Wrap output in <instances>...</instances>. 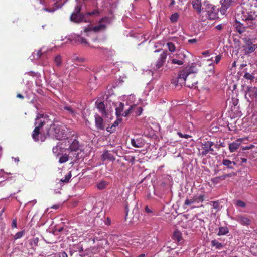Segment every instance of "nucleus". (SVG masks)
<instances>
[{"label": "nucleus", "mask_w": 257, "mask_h": 257, "mask_svg": "<svg viewBox=\"0 0 257 257\" xmlns=\"http://www.w3.org/2000/svg\"><path fill=\"white\" fill-rule=\"evenodd\" d=\"M40 3L42 4V5L47 6V5L46 4V2L44 0H40Z\"/></svg>", "instance_id": "obj_60"}, {"label": "nucleus", "mask_w": 257, "mask_h": 257, "mask_svg": "<svg viewBox=\"0 0 257 257\" xmlns=\"http://www.w3.org/2000/svg\"><path fill=\"white\" fill-rule=\"evenodd\" d=\"M244 78L247 80H253L254 77L252 74L248 72H246L244 75Z\"/></svg>", "instance_id": "obj_42"}, {"label": "nucleus", "mask_w": 257, "mask_h": 257, "mask_svg": "<svg viewBox=\"0 0 257 257\" xmlns=\"http://www.w3.org/2000/svg\"><path fill=\"white\" fill-rule=\"evenodd\" d=\"M80 145L78 141L74 139L70 144L68 150L70 151H77L79 150Z\"/></svg>", "instance_id": "obj_20"}, {"label": "nucleus", "mask_w": 257, "mask_h": 257, "mask_svg": "<svg viewBox=\"0 0 257 257\" xmlns=\"http://www.w3.org/2000/svg\"><path fill=\"white\" fill-rule=\"evenodd\" d=\"M235 219L242 225H249L250 224V220L242 215L236 216Z\"/></svg>", "instance_id": "obj_14"}, {"label": "nucleus", "mask_w": 257, "mask_h": 257, "mask_svg": "<svg viewBox=\"0 0 257 257\" xmlns=\"http://www.w3.org/2000/svg\"><path fill=\"white\" fill-rule=\"evenodd\" d=\"M95 126L97 129L99 130H104V125L103 122L102 118L98 116V115H96L95 117Z\"/></svg>", "instance_id": "obj_16"}, {"label": "nucleus", "mask_w": 257, "mask_h": 257, "mask_svg": "<svg viewBox=\"0 0 257 257\" xmlns=\"http://www.w3.org/2000/svg\"><path fill=\"white\" fill-rule=\"evenodd\" d=\"M24 234H25V231L24 230L19 232H17V239L22 237V236H24Z\"/></svg>", "instance_id": "obj_49"}, {"label": "nucleus", "mask_w": 257, "mask_h": 257, "mask_svg": "<svg viewBox=\"0 0 257 257\" xmlns=\"http://www.w3.org/2000/svg\"><path fill=\"white\" fill-rule=\"evenodd\" d=\"M241 17L247 27L253 29L257 26V14L255 12H243Z\"/></svg>", "instance_id": "obj_4"}, {"label": "nucleus", "mask_w": 257, "mask_h": 257, "mask_svg": "<svg viewBox=\"0 0 257 257\" xmlns=\"http://www.w3.org/2000/svg\"><path fill=\"white\" fill-rule=\"evenodd\" d=\"M38 242H39V238L36 237V238H34L32 240H31L30 243H31V245L37 246Z\"/></svg>", "instance_id": "obj_45"}, {"label": "nucleus", "mask_w": 257, "mask_h": 257, "mask_svg": "<svg viewBox=\"0 0 257 257\" xmlns=\"http://www.w3.org/2000/svg\"><path fill=\"white\" fill-rule=\"evenodd\" d=\"M47 134L51 137L58 140L62 139L66 136V131L64 129V126L55 124H53L50 126L47 131Z\"/></svg>", "instance_id": "obj_5"}, {"label": "nucleus", "mask_w": 257, "mask_h": 257, "mask_svg": "<svg viewBox=\"0 0 257 257\" xmlns=\"http://www.w3.org/2000/svg\"><path fill=\"white\" fill-rule=\"evenodd\" d=\"M226 174L227 178V177H231V176H232V174H231V173H229V174Z\"/></svg>", "instance_id": "obj_63"}, {"label": "nucleus", "mask_w": 257, "mask_h": 257, "mask_svg": "<svg viewBox=\"0 0 257 257\" xmlns=\"http://www.w3.org/2000/svg\"><path fill=\"white\" fill-rule=\"evenodd\" d=\"M142 108L141 107H137L136 108L135 110L134 111L136 112V114L138 115H140L142 112Z\"/></svg>", "instance_id": "obj_46"}, {"label": "nucleus", "mask_w": 257, "mask_h": 257, "mask_svg": "<svg viewBox=\"0 0 257 257\" xmlns=\"http://www.w3.org/2000/svg\"><path fill=\"white\" fill-rule=\"evenodd\" d=\"M59 257H68V256L65 252H63L60 254Z\"/></svg>", "instance_id": "obj_56"}, {"label": "nucleus", "mask_w": 257, "mask_h": 257, "mask_svg": "<svg viewBox=\"0 0 257 257\" xmlns=\"http://www.w3.org/2000/svg\"><path fill=\"white\" fill-rule=\"evenodd\" d=\"M52 151H53V153L56 154L58 153V147L55 146V147H53Z\"/></svg>", "instance_id": "obj_54"}, {"label": "nucleus", "mask_w": 257, "mask_h": 257, "mask_svg": "<svg viewBox=\"0 0 257 257\" xmlns=\"http://www.w3.org/2000/svg\"><path fill=\"white\" fill-rule=\"evenodd\" d=\"M167 53L165 51H163L162 53L160 54V57L157 60V62L155 64V67H154L153 69L155 70H158L160 67H161L164 62L166 61L167 58Z\"/></svg>", "instance_id": "obj_10"}, {"label": "nucleus", "mask_w": 257, "mask_h": 257, "mask_svg": "<svg viewBox=\"0 0 257 257\" xmlns=\"http://www.w3.org/2000/svg\"><path fill=\"white\" fill-rule=\"evenodd\" d=\"M120 121L121 120L119 119L116 120L112 124L111 128H112L113 127H115L116 126H118Z\"/></svg>", "instance_id": "obj_51"}, {"label": "nucleus", "mask_w": 257, "mask_h": 257, "mask_svg": "<svg viewBox=\"0 0 257 257\" xmlns=\"http://www.w3.org/2000/svg\"><path fill=\"white\" fill-rule=\"evenodd\" d=\"M211 245L212 246L215 247L216 249H220L222 248L223 245L218 241L216 240H213L211 241Z\"/></svg>", "instance_id": "obj_33"}, {"label": "nucleus", "mask_w": 257, "mask_h": 257, "mask_svg": "<svg viewBox=\"0 0 257 257\" xmlns=\"http://www.w3.org/2000/svg\"><path fill=\"white\" fill-rule=\"evenodd\" d=\"M102 159L103 161L106 160H108L110 161H114L115 160V157L113 155H112L111 153H110L108 151H106L101 156Z\"/></svg>", "instance_id": "obj_24"}, {"label": "nucleus", "mask_w": 257, "mask_h": 257, "mask_svg": "<svg viewBox=\"0 0 257 257\" xmlns=\"http://www.w3.org/2000/svg\"><path fill=\"white\" fill-rule=\"evenodd\" d=\"M68 40L70 41H74L76 43H80L83 45H89L88 42L87 40L82 37L80 35H77L76 34H71L70 36H69Z\"/></svg>", "instance_id": "obj_8"}, {"label": "nucleus", "mask_w": 257, "mask_h": 257, "mask_svg": "<svg viewBox=\"0 0 257 257\" xmlns=\"http://www.w3.org/2000/svg\"><path fill=\"white\" fill-rule=\"evenodd\" d=\"M17 97L20 98L21 99H23L24 97L22 95L19 94H17Z\"/></svg>", "instance_id": "obj_62"}, {"label": "nucleus", "mask_w": 257, "mask_h": 257, "mask_svg": "<svg viewBox=\"0 0 257 257\" xmlns=\"http://www.w3.org/2000/svg\"><path fill=\"white\" fill-rule=\"evenodd\" d=\"M169 51L173 52L176 50L175 45L172 42H168L167 44Z\"/></svg>", "instance_id": "obj_38"}, {"label": "nucleus", "mask_w": 257, "mask_h": 257, "mask_svg": "<svg viewBox=\"0 0 257 257\" xmlns=\"http://www.w3.org/2000/svg\"><path fill=\"white\" fill-rule=\"evenodd\" d=\"M179 17V15L178 13H175L173 14H172L170 17V20L172 22H176Z\"/></svg>", "instance_id": "obj_41"}, {"label": "nucleus", "mask_w": 257, "mask_h": 257, "mask_svg": "<svg viewBox=\"0 0 257 257\" xmlns=\"http://www.w3.org/2000/svg\"><path fill=\"white\" fill-rule=\"evenodd\" d=\"M212 203L213 209H214L216 212H218L221 209L222 207L220 205L219 201H213Z\"/></svg>", "instance_id": "obj_34"}, {"label": "nucleus", "mask_w": 257, "mask_h": 257, "mask_svg": "<svg viewBox=\"0 0 257 257\" xmlns=\"http://www.w3.org/2000/svg\"><path fill=\"white\" fill-rule=\"evenodd\" d=\"M244 44L243 46L245 53H251L257 49V44H253L250 39H243Z\"/></svg>", "instance_id": "obj_7"}, {"label": "nucleus", "mask_w": 257, "mask_h": 257, "mask_svg": "<svg viewBox=\"0 0 257 257\" xmlns=\"http://www.w3.org/2000/svg\"><path fill=\"white\" fill-rule=\"evenodd\" d=\"M241 144L240 141H237L235 142H233L229 144V149L231 152H233L236 151Z\"/></svg>", "instance_id": "obj_25"}, {"label": "nucleus", "mask_w": 257, "mask_h": 257, "mask_svg": "<svg viewBox=\"0 0 257 257\" xmlns=\"http://www.w3.org/2000/svg\"><path fill=\"white\" fill-rule=\"evenodd\" d=\"M95 104L97 109L100 111V112L103 114L105 113V105L103 102L97 100L96 101Z\"/></svg>", "instance_id": "obj_28"}, {"label": "nucleus", "mask_w": 257, "mask_h": 257, "mask_svg": "<svg viewBox=\"0 0 257 257\" xmlns=\"http://www.w3.org/2000/svg\"><path fill=\"white\" fill-rule=\"evenodd\" d=\"M229 232L227 227H221L219 228V232L217 235L219 236L224 235L228 233Z\"/></svg>", "instance_id": "obj_32"}, {"label": "nucleus", "mask_w": 257, "mask_h": 257, "mask_svg": "<svg viewBox=\"0 0 257 257\" xmlns=\"http://www.w3.org/2000/svg\"><path fill=\"white\" fill-rule=\"evenodd\" d=\"M71 176L72 175H71V172H70L68 174H67L65 176V178L64 179L62 178L60 180V181L62 182H64V183H68L69 181V180L71 178Z\"/></svg>", "instance_id": "obj_39"}, {"label": "nucleus", "mask_w": 257, "mask_h": 257, "mask_svg": "<svg viewBox=\"0 0 257 257\" xmlns=\"http://www.w3.org/2000/svg\"><path fill=\"white\" fill-rule=\"evenodd\" d=\"M191 3L193 9L196 11L198 14H200L202 11L201 0H192Z\"/></svg>", "instance_id": "obj_11"}, {"label": "nucleus", "mask_w": 257, "mask_h": 257, "mask_svg": "<svg viewBox=\"0 0 257 257\" xmlns=\"http://www.w3.org/2000/svg\"><path fill=\"white\" fill-rule=\"evenodd\" d=\"M223 28L222 24H219L215 27V28L218 30H221Z\"/></svg>", "instance_id": "obj_55"}, {"label": "nucleus", "mask_w": 257, "mask_h": 257, "mask_svg": "<svg viewBox=\"0 0 257 257\" xmlns=\"http://www.w3.org/2000/svg\"><path fill=\"white\" fill-rule=\"evenodd\" d=\"M197 69L194 66L187 67L179 71L176 77L172 80V83L176 87L186 85L189 88L195 87L197 81L195 79Z\"/></svg>", "instance_id": "obj_1"}, {"label": "nucleus", "mask_w": 257, "mask_h": 257, "mask_svg": "<svg viewBox=\"0 0 257 257\" xmlns=\"http://www.w3.org/2000/svg\"><path fill=\"white\" fill-rule=\"evenodd\" d=\"M124 108V104L121 102L118 104V105L116 107L115 111L116 114L117 116H123L124 114L123 110Z\"/></svg>", "instance_id": "obj_22"}, {"label": "nucleus", "mask_w": 257, "mask_h": 257, "mask_svg": "<svg viewBox=\"0 0 257 257\" xmlns=\"http://www.w3.org/2000/svg\"><path fill=\"white\" fill-rule=\"evenodd\" d=\"M66 1H64L63 3H62L61 5L58 4V2L56 1L54 3V5L55 6V8H43V10L48 12H53L55 11H56L58 8H60L65 2Z\"/></svg>", "instance_id": "obj_27"}, {"label": "nucleus", "mask_w": 257, "mask_h": 257, "mask_svg": "<svg viewBox=\"0 0 257 257\" xmlns=\"http://www.w3.org/2000/svg\"><path fill=\"white\" fill-rule=\"evenodd\" d=\"M54 62L58 67H60L62 64V57L61 55H57L54 58Z\"/></svg>", "instance_id": "obj_35"}, {"label": "nucleus", "mask_w": 257, "mask_h": 257, "mask_svg": "<svg viewBox=\"0 0 257 257\" xmlns=\"http://www.w3.org/2000/svg\"><path fill=\"white\" fill-rule=\"evenodd\" d=\"M236 205L242 208H244L245 207V203L243 202L242 201L238 200L236 201Z\"/></svg>", "instance_id": "obj_44"}, {"label": "nucleus", "mask_w": 257, "mask_h": 257, "mask_svg": "<svg viewBox=\"0 0 257 257\" xmlns=\"http://www.w3.org/2000/svg\"><path fill=\"white\" fill-rule=\"evenodd\" d=\"M222 164L229 169H233V166L236 164L235 162L231 161L228 159H223L222 161Z\"/></svg>", "instance_id": "obj_29"}, {"label": "nucleus", "mask_w": 257, "mask_h": 257, "mask_svg": "<svg viewBox=\"0 0 257 257\" xmlns=\"http://www.w3.org/2000/svg\"><path fill=\"white\" fill-rule=\"evenodd\" d=\"M44 48H42L40 50H38L36 53L34 52L32 53V55L30 56L29 59L33 61L34 59H39L41 56L45 54L46 51H43Z\"/></svg>", "instance_id": "obj_15"}, {"label": "nucleus", "mask_w": 257, "mask_h": 257, "mask_svg": "<svg viewBox=\"0 0 257 257\" xmlns=\"http://www.w3.org/2000/svg\"><path fill=\"white\" fill-rule=\"evenodd\" d=\"M178 135L181 138H188L189 137H190V136L189 135H187V134H184L183 135V134H182L180 132H178Z\"/></svg>", "instance_id": "obj_48"}, {"label": "nucleus", "mask_w": 257, "mask_h": 257, "mask_svg": "<svg viewBox=\"0 0 257 257\" xmlns=\"http://www.w3.org/2000/svg\"><path fill=\"white\" fill-rule=\"evenodd\" d=\"M61 109L63 111H66L67 114L72 116H74L76 113L75 109L68 105L61 106Z\"/></svg>", "instance_id": "obj_12"}, {"label": "nucleus", "mask_w": 257, "mask_h": 257, "mask_svg": "<svg viewBox=\"0 0 257 257\" xmlns=\"http://www.w3.org/2000/svg\"><path fill=\"white\" fill-rule=\"evenodd\" d=\"M249 96L252 98H255L257 97V88L256 87H249L248 88L246 92V96Z\"/></svg>", "instance_id": "obj_19"}, {"label": "nucleus", "mask_w": 257, "mask_h": 257, "mask_svg": "<svg viewBox=\"0 0 257 257\" xmlns=\"http://www.w3.org/2000/svg\"><path fill=\"white\" fill-rule=\"evenodd\" d=\"M207 14L208 15L207 17L209 19L212 20L215 19L217 18L218 9L214 6L213 7V9H211L207 12Z\"/></svg>", "instance_id": "obj_17"}, {"label": "nucleus", "mask_w": 257, "mask_h": 257, "mask_svg": "<svg viewBox=\"0 0 257 257\" xmlns=\"http://www.w3.org/2000/svg\"><path fill=\"white\" fill-rule=\"evenodd\" d=\"M68 160V156L66 154H65L62 156L60 158L59 162L60 163H63L67 162Z\"/></svg>", "instance_id": "obj_40"}, {"label": "nucleus", "mask_w": 257, "mask_h": 257, "mask_svg": "<svg viewBox=\"0 0 257 257\" xmlns=\"http://www.w3.org/2000/svg\"><path fill=\"white\" fill-rule=\"evenodd\" d=\"M247 27L245 25V23L243 22V23H241L240 22H236L235 24V27L236 31L239 33L240 34H241L245 30V28Z\"/></svg>", "instance_id": "obj_21"}, {"label": "nucleus", "mask_w": 257, "mask_h": 257, "mask_svg": "<svg viewBox=\"0 0 257 257\" xmlns=\"http://www.w3.org/2000/svg\"><path fill=\"white\" fill-rule=\"evenodd\" d=\"M145 212L147 213H151L153 212L152 210L151 209H150L148 206H145Z\"/></svg>", "instance_id": "obj_52"}, {"label": "nucleus", "mask_w": 257, "mask_h": 257, "mask_svg": "<svg viewBox=\"0 0 257 257\" xmlns=\"http://www.w3.org/2000/svg\"><path fill=\"white\" fill-rule=\"evenodd\" d=\"M107 185V183L106 181H102L97 184V188L100 190L104 189Z\"/></svg>", "instance_id": "obj_37"}, {"label": "nucleus", "mask_w": 257, "mask_h": 257, "mask_svg": "<svg viewBox=\"0 0 257 257\" xmlns=\"http://www.w3.org/2000/svg\"><path fill=\"white\" fill-rule=\"evenodd\" d=\"M131 144L134 147L141 148L143 146V143L141 139H131Z\"/></svg>", "instance_id": "obj_26"}, {"label": "nucleus", "mask_w": 257, "mask_h": 257, "mask_svg": "<svg viewBox=\"0 0 257 257\" xmlns=\"http://www.w3.org/2000/svg\"><path fill=\"white\" fill-rule=\"evenodd\" d=\"M240 161L241 163H246L247 162V159L244 158H240Z\"/></svg>", "instance_id": "obj_58"}, {"label": "nucleus", "mask_w": 257, "mask_h": 257, "mask_svg": "<svg viewBox=\"0 0 257 257\" xmlns=\"http://www.w3.org/2000/svg\"><path fill=\"white\" fill-rule=\"evenodd\" d=\"M227 178L226 174H224L221 176L215 177L213 179L214 181H217L218 179L222 180H225Z\"/></svg>", "instance_id": "obj_47"}, {"label": "nucleus", "mask_w": 257, "mask_h": 257, "mask_svg": "<svg viewBox=\"0 0 257 257\" xmlns=\"http://www.w3.org/2000/svg\"><path fill=\"white\" fill-rule=\"evenodd\" d=\"M188 42L191 43H193L196 42V40L195 39H190L188 40Z\"/></svg>", "instance_id": "obj_59"}, {"label": "nucleus", "mask_w": 257, "mask_h": 257, "mask_svg": "<svg viewBox=\"0 0 257 257\" xmlns=\"http://www.w3.org/2000/svg\"><path fill=\"white\" fill-rule=\"evenodd\" d=\"M81 10V6L80 5H77L74 9V12L71 14L70 20L75 23H80L81 22H89L90 19L89 17H96L99 15L100 12L98 10H95L91 12H87V13L82 15L80 13Z\"/></svg>", "instance_id": "obj_2"}, {"label": "nucleus", "mask_w": 257, "mask_h": 257, "mask_svg": "<svg viewBox=\"0 0 257 257\" xmlns=\"http://www.w3.org/2000/svg\"><path fill=\"white\" fill-rule=\"evenodd\" d=\"M221 58V56L220 55L216 56L215 57V60H214L216 64H217L220 61Z\"/></svg>", "instance_id": "obj_50"}, {"label": "nucleus", "mask_w": 257, "mask_h": 257, "mask_svg": "<svg viewBox=\"0 0 257 257\" xmlns=\"http://www.w3.org/2000/svg\"><path fill=\"white\" fill-rule=\"evenodd\" d=\"M173 239L179 242L182 240L181 233L178 230L175 231L173 235Z\"/></svg>", "instance_id": "obj_31"}, {"label": "nucleus", "mask_w": 257, "mask_h": 257, "mask_svg": "<svg viewBox=\"0 0 257 257\" xmlns=\"http://www.w3.org/2000/svg\"><path fill=\"white\" fill-rule=\"evenodd\" d=\"M171 2L170 3L169 6H173L175 4V1L174 0H170Z\"/></svg>", "instance_id": "obj_61"}, {"label": "nucleus", "mask_w": 257, "mask_h": 257, "mask_svg": "<svg viewBox=\"0 0 257 257\" xmlns=\"http://www.w3.org/2000/svg\"><path fill=\"white\" fill-rule=\"evenodd\" d=\"M209 66L210 67V73L213 74V71H212V70L213 69L214 67L212 65V64H209Z\"/></svg>", "instance_id": "obj_57"}, {"label": "nucleus", "mask_w": 257, "mask_h": 257, "mask_svg": "<svg viewBox=\"0 0 257 257\" xmlns=\"http://www.w3.org/2000/svg\"><path fill=\"white\" fill-rule=\"evenodd\" d=\"M111 22V19L107 17L102 18L99 22V24L93 28H85L84 32H88L90 31H93L95 32H98L104 31L106 29L107 25Z\"/></svg>", "instance_id": "obj_6"}, {"label": "nucleus", "mask_w": 257, "mask_h": 257, "mask_svg": "<svg viewBox=\"0 0 257 257\" xmlns=\"http://www.w3.org/2000/svg\"><path fill=\"white\" fill-rule=\"evenodd\" d=\"M196 202H202L204 200V196L203 195H200L199 196H194Z\"/></svg>", "instance_id": "obj_43"}, {"label": "nucleus", "mask_w": 257, "mask_h": 257, "mask_svg": "<svg viewBox=\"0 0 257 257\" xmlns=\"http://www.w3.org/2000/svg\"><path fill=\"white\" fill-rule=\"evenodd\" d=\"M48 120V116L47 114H38L35 119V128L32 135L33 139L35 141H38V136L40 133V129L47 122Z\"/></svg>", "instance_id": "obj_3"}, {"label": "nucleus", "mask_w": 257, "mask_h": 257, "mask_svg": "<svg viewBox=\"0 0 257 257\" xmlns=\"http://www.w3.org/2000/svg\"><path fill=\"white\" fill-rule=\"evenodd\" d=\"M233 67H235L236 66V62L234 61L232 64Z\"/></svg>", "instance_id": "obj_64"}, {"label": "nucleus", "mask_w": 257, "mask_h": 257, "mask_svg": "<svg viewBox=\"0 0 257 257\" xmlns=\"http://www.w3.org/2000/svg\"><path fill=\"white\" fill-rule=\"evenodd\" d=\"M175 56L176 57L180 59H177L176 58H173L171 60V62L173 64H177L178 65H182L183 64V59L185 57V55L184 54L180 53L178 54H176Z\"/></svg>", "instance_id": "obj_13"}, {"label": "nucleus", "mask_w": 257, "mask_h": 257, "mask_svg": "<svg viewBox=\"0 0 257 257\" xmlns=\"http://www.w3.org/2000/svg\"><path fill=\"white\" fill-rule=\"evenodd\" d=\"M213 145L214 143L211 141H206L204 142V143H203V151L202 152V155L206 156L209 153L213 154V153H212V152L213 151V149L212 148Z\"/></svg>", "instance_id": "obj_9"}, {"label": "nucleus", "mask_w": 257, "mask_h": 257, "mask_svg": "<svg viewBox=\"0 0 257 257\" xmlns=\"http://www.w3.org/2000/svg\"><path fill=\"white\" fill-rule=\"evenodd\" d=\"M214 6L209 3V1L206 0L204 1L202 4V12H208L211 9H213Z\"/></svg>", "instance_id": "obj_23"}, {"label": "nucleus", "mask_w": 257, "mask_h": 257, "mask_svg": "<svg viewBox=\"0 0 257 257\" xmlns=\"http://www.w3.org/2000/svg\"><path fill=\"white\" fill-rule=\"evenodd\" d=\"M12 228H14L16 227V219H13L12 224Z\"/></svg>", "instance_id": "obj_53"}, {"label": "nucleus", "mask_w": 257, "mask_h": 257, "mask_svg": "<svg viewBox=\"0 0 257 257\" xmlns=\"http://www.w3.org/2000/svg\"><path fill=\"white\" fill-rule=\"evenodd\" d=\"M234 2L235 0H221V11H226Z\"/></svg>", "instance_id": "obj_18"}, {"label": "nucleus", "mask_w": 257, "mask_h": 257, "mask_svg": "<svg viewBox=\"0 0 257 257\" xmlns=\"http://www.w3.org/2000/svg\"><path fill=\"white\" fill-rule=\"evenodd\" d=\"M136 107L137 106L136 105L129 106L128 108L124 111V114L123 116L125 117L127 116L129 114L135 110Z\"/></svg>", "instance_id": "obj_30"}, {"label": "nucleus", "mask_w": 257, "mask_h": 257, "mask_svg": "<svg viewBox=\"0 0 257 257\" xmlns=\"http://www.w3.org/2000/svg\"><path fill=\"white\" fill-rule=\"evenodd\" d=\"M194 202H196V200L195 197L193 196V197L186 199L184 202V205H190Z\"/></svg>", "instance_id": "obj_36"}]
</instances>
